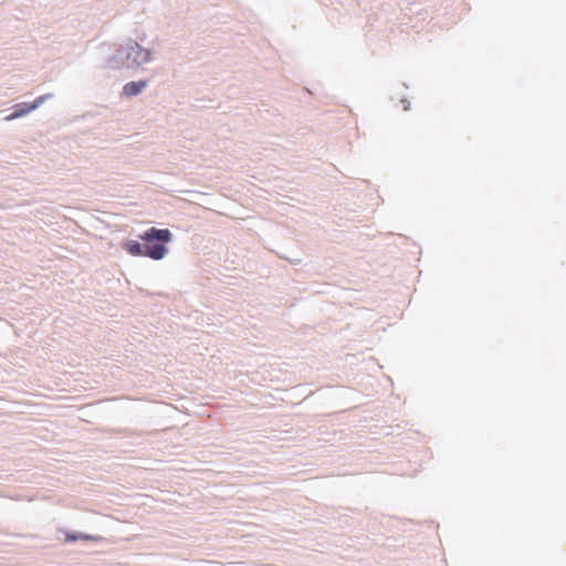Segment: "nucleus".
Returning a JSON list of instances; mask_svg holds the SVG:
<instances>
[{
  "instance_id": "f257e3e1",
  "label": "nucleus",
  "mask_w": 566,
  "mask_h": 566,
  "mask_svg": "<svg viewBox=\"0 0 566 566\" xmlns=\"http://www.w3.org/2000/svg\"><path fill=\"white\" fill-rule=\"evenodd\" d=\"M140 239L147 242V245L144 248L145 255L154 260H160L167 253L165 243L170 241L171 233L168 229L150 228L140 235Z\"/></svg>"
},
{
  "instance_id": "f03ea898",
  "label": "nucleus",
  "mask_w": 566,
  "mask_h": 566,
  "mask_svg": "<svg viewBox=\"0 0 566 566\" xmlns=\"http://www.w3.org/2000/svg\"><path fill=\"white\" fill-rule=\"evenodd\" d=\"M126 57L136 65H142L150 60V52L143 49L138 43L128 46Z\"/></svg>"
},
{
  "instance_id": "7ed1b4c3",
  "label": "nucleus",
  "mask_w": 566,
  "mask_h": 566,
  "mask_svg": "<svg viewBox=\"0 0 566 566\" xmlns=\"http://www.w3.org/2000/svg\"><path fill=\"white\" fill-rule=\"evenodd\" d=\"M46 97H48V95H43V96L38 97L32 104L21 103V104L15 105L13 113L8 115L6 117V119L12 120V119H15L18 117H22V116L29 114L31 111L38 108L46 99Z\"/></svg>"
},
{
  "instance_id": "20e7f679",
  "label": "nucleus",
  "mask_w": 566,
  "mask_h": 566,
  "mask_svg": "<svg viewBox=\"0 0 566 566\" xmlns=\"http://www.w3.org/2000/svg\"><path fill=\"white\" fill-rule=\"evenodd\" d=\"M147 86L146 81H138V82H129L124 85L123 87V94L125 96H136L138 95L145 87Z\"/></svg>"
},
{
  "instance_id": "39448f33",
  "label": "nucleus",
  "mask_w": 566,
  "mask_h": 566,
  "mask_svg": "<svg viewBox=\"0 0 566 566\" xmlns=\"http://www.w3.org/2000/svg\"><path fill=\"white\" fill-rule=\"evenodd\" d=\"M125 249L132 255H145V249L137 241L127 242Z\"/></svg>"
},
{
  "instance_id": "423d86ee",
  "label": "nucleus",
  "mask_w": 566,
  "mask_h": 566,
  "mask_svg": "<svg viewBox=\"0 0 566 566\" xmlns=\"http://www.w3.org/2000/svg\"><path fill=\"white\" fill-rule=\"evenodd\" d=\"M65 539L67 542H75L78 539L96 542L99 539V537L94 536V535H87V534H70V533H67Z\"/></svg>"
}]
</instances>
